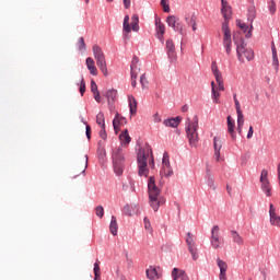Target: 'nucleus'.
Masks as SVG:
<instances>
[{"label":"nucleus","mask_w":280,"mask_h":280,"mask_svg":"<svg viewBox=\"0 0 280 280\" xmlns=\"http://www.w3.org/2000/svg\"><path fill=\"white\" fill-rule=\"evenodd\" d=\"M222 9L221 13L223 15L224 22L222 23V32H223V47L230 56L231 48L233 47V40L231 38V28H229V21L232 19L233 11L231 10V5L225 0H221Z\"/></svg>","instance_id":"f257e3e1"},{"label":"nucleus","mask_w":280,"mask_h":280,"mask_svg":"<svg viewBox=\"0 0 280 280\" xmlns=\"http://www.w3.org/2000/svg\"><path fill=\"white\" fill-rule=\"evenodd\" d=\"M148 160L150 167L154 170V156L152 155V147H150V144H144L139 148L137 154L139 176L148 177V174H150V171L148 170Z\"/></svg>","instance_id":"f03ea898"},{"label":"nucleus","mask_w":280,"mask_h":280,"mask_svg":"<svg viewBox=\"0 0 280 280\" xmlns=\"http://www.w3.org/2000/svg\"><path fill=\"white\" fill-rule=\"evenodd\" d=\"M149 205L153 211H159L161 205H165V199L161 197V189L156 186L154 177L149 178Z\"/></svg>","instance_id":"7ed1b4c3"},{"label":"nucleus","mask_w":280,"mask_h":280,"mask_svg":"<svg viewBox=\"0 0 280 280\" xmlns=\"http://www.w3.org/2000/svg\"><path fill=\"white\" fill-rule=\"evenodd\" d=\"M112 161L115 174L121 176L124 174V167H126V158L124 156V149L121 147L113 149Z\"/></svg>","instance_id":"20e7f679"},{"label":"nucleus","mask_w":280,"mask_h":280,"mask_svg":"<svg viewBox=\"0 0 280 280\" xmlns=\"http://www.w3.org/2000/svg\"><path fill=\"white\" fill-rule=\"evenodd\" d=\"M186 135L189 141L190 148H197L198 141H200V138L198 137V116H195L192 120L188 119V122L186 126Z\"/></svg>","instance_id":"39448f33"},{"label":"nucleus","mask_w":280,"mask_h":280,"mask_svg":"<svg viewBox=\"0 0 280 280\" xmlns=\"http://www.w3.org/2000/svg\"><path fill=\"white\" fill-rule=\"evenodd\" d=\"M92 51L98 69L105 77H107L108 68L106 66V55H104V50H102V47H100L98 45H93Z\"/></svg>","instance_id":"423d86ee"},{"label":"nucleus","mask_w":280,"mask_h":280,"mask_svg":"<svg viewBox=\"0 0 280 280\" xmlns=\"http://www.w3.org/2000/svg\"><path fill=\"white\" fill-rule=\"evenodd\" d=\"M234 44L236 45V54L240 62H244L245 60H253L255 58V52L250 48H246V44L244 39L241 42L235 40Z\"/></svg>","instance_id":"0eeeda50"},{"label":"nucleus","mask_w":280,"mask_h":280,"mask_svg":"<svg viewBox=\"0 0 280 280\" xmlns=\"http://www.w3.org/2000/svg\"><path fill=\"white\" fill-rule=\"evenodd\" d=\"M210 244L212 248H222L224 246V240L220 238V226L214 225L211 230Z\"/></svg>","instance_id":"6e6552de"},{"label":"nucleus","mask_w":280,"mask_h":280,"mask_svg":"<svg viewBox=\"0 0 280 280\" xmlns=\"http://www.w3.org/2000/svg\"><path fill=\"white\" fill-rule=\"evenodd\" d=\"M260 185L266 196H272V186H270V180L268 179V170L266 168H264L260 173Z\"/></svg>","instance_id":"1a4fd4ad"},{"label":"nucleus","mask_w":280,"mask_h":280,"mask_svg":"<svg viewBox=\"0 0 280 280\" xmlns=\"http://www.w3.org/2000/svg\"><path fill=\"white\" fill-rule=\"evenodd\" d=\"M186 244L188 246V250L194 259V261L198 260V247H196V238L191 232L187 233Z\"/></svg>","instance_id":"9d476101"},{"label":"nucleus","mask_w":280,"mask_h":280,"mask_svg":"<svg viewBox=\"0 0 280 280\" xmlns=\"http://www.w3.org/2000/svg\"><path fill=\"white\" fill-rule=\"evenodd\" d=\"M141 65L139 63V57H133L131 61V86H137V75L141 71Z\"/></svg>","instance_id":"9b49d317"},{"label":"nucleus","mask_w":280,"mask_h":280,"mask_svg":"<svg viewBox=\"0 0 280 280\" xmlns=\"http://www.w3.org/2000/svg\"><path fill=\"white\" fill-rule=\"evenodd\" d=\"M211 71L215 78L217 84L219 85V91H224V79H222V72L218 69V62L213 61L211 63Z\"/></svg>","instance_id":"f8f14e48"},{"label":"nucleus","mask_w":280,"mask_h":280,"mask_svg":"<svg viewBox=\"0 0 280 280\" xmlns=\"http://www.w3.org/2000/svg\"><path fill=\"white\" fill-rule=\"evenodd\" d=\"M166 54L171 62H176V46L174 45V40L172 39L166 40Z\"/></svg>","instance_id":"ddd939ff"},{"label":"nucleus","mask_w":280,"mask_h":280,"mask_svg":"<svg viewBox=\"0 0 280 280\" xmlns=\"http://www.w3.org/2000/svg\"><path fill=\"white\" fill-rule=\"evenodd\" d=\"M166 23L168 27H173L175 32H180V34H183V26L178 23V18H176V15H168Z\"/></svg>","instance_id":"4468645a"},{"label":"nucleus","mask_w":280,"mask_h":280,"mask_svg":"<svg viewBox=\"0 0 280 280\" xmlns=\"http://www.w3.org/2000/svg\"><path fill=\"white\" fill-rule=\"evenodd\" d=\"M217 266L220 269V275H219V279L220 280H228L226 279V270H229V265L226 264V261L217 258Z\"/></svg>","instance_id":"2eb2a0df"},{"label":"nucleus","mask_w":280,"mask_h":280,"mask_svg":"<svg viewBox=\"0 0 280 280\" xmlns=\"http://www.w3.org/2000/svg\"><path fill=\"white\" fill-rule=\"evenodd\" d=\"M128 124V120L126 119V117H122L119 115V113H117L115 115V118L113 120V127L115 132H119V126H126Z\"/></svg>","instance_id":"dca6fc26"},{"label":"nucleus","mask_w":280,"mask_h":280,"mask_svg":"<svg viewBox=\"0 0 280 280\" xmlns=\"http://www.w3.org/2000/svg\"><path fill=\"white\" fill-rule=\"evenodd\" d=\"M220 91H224V90H220V85L215 84V82H211V93H212V101L213 104H220Z\"/></svg>","instance_id":"f3484780"},{"label":"nucleus","mask_w":280,"mask_h":280,"mask_svg":"<svg viewBox=\"0 0 280 280\" xmlns=\"http://www.w3.org/2000/svg\"><path fill=\"white\" fill-rule=\"evenodd\" d=\"M155 31L159 40L163 43V35L165 34V24H163L159 18L155 19Z\"/></svg>","instance_id":"a211bd4d"},{"label":"nucleus","mask_w":280,"mask_h":280,"mask_svg":"<svg viewBox=\"0 0 280 280\" xmlns=\"http://www.w3.org/2000/svg\"><path fill=\"white\" fill-rule=\"evenodd\" d=\"M228 132L231 136L232 141H237V135H235V121L231 116H228Z\"/></svg>","instance_id":"6ab92c4d"},{"label":"nucleus","mask_w":280,"mask_h":280,"mask_svg":"<svg viewBox=\"0 0 280 280\" xmlns=\"http://www.w3.org/2000/svg\"><path fill=\"white\" fill-rule=\"evenodd\" d=\"M214 159L220 161V151L222 150V140L219 137L213 138Z\"/></svg>","instance_id":"aec40b11"},{"label":"nucleus","mask_w":280,"mask_h":280,"mask_svg":"<svg viewBox=\"0 0 280 280\" xmlns=\"http://www.w3.org/2000/svg\"><path fill=\"white\" fill-rule=\"evenodd\" d=\"M85 65L91 75H97L98 71L97 67H95V60L93 59V57H88L85 60Z\"/></svg>","instance_id":"412c9836"},{"label":"nucleus","mask_w":280,"mask_h":280,"mask_svg":"<svg viewBox=\"0 0 280 280\" xmlns=\"http://www.w3.org/2000/svg\"><path fill=\"white\" fill-rule=\"evenodd\" d=\"M172 278L173 280H189V277L184 270H179L178 268H173L172 270Z\"/></svg>","instance_id":"4be33fe9"},{"label":"nucleus","mask_w":280,"mask_h":280,"mask_svg":"<svg viewBox=\"0 0 280 280\" xmlns=\"http://www.w3.org/2000/svg\"><path fill=\"white\" fill-rule=\"evenodd\" d=\"M237 115V132L242 135V130L244 129V113L242 110L236 112Z\"/></svg>","instance_id":"5701e85b"},{"label":"nucleus","mask_w":280,"mask_h":280,"mask_svg":"<svg viewBox=\"0 0 280 280\" xmlns=\"http://www.w3.org/2000/svg\"><path fill=\"white\" fill-rule=\"evenodd\" d=\"M163 124L168 128H178V125L180 124V117L165 119Z\"/></svg>","instance_id":"b1692460"},{"label":"nucleus","mask_w":280,"mask_h":280,"mask_svg":"<svg viewBox=\"0 0 280 280\" xmlns=\"http://www.w3.org/2000/svg\"><path fill=\"white\" fill-rule=\"evenodd\" d=\"M129 102V108H130V115H137V100L135 96L130 95L128 96Z\"/></svg>","instance_id":"393cba45"},{"label":"nucleus","mask_w":280,"mask_h":280,"mask_svg":"<svg viewBox=\"0 0 280 280\" xmlns=\"http://www.w3.org/2000/svg\"><path fill=\"white\" fill-rule=\"evenodd\" d=\"M119 139L122 145H128L130 141H132V138H130V133H128V129H126L120 133Z\"/></svg>","instance_id":"a878e982"},{"label":"nucleus","mask_w":280,"mask_h":280,"mask_svg":"<svg viewBox=\"0 0 280 280\" xmlns=\"http://www.w3.org/2000/svg\"><path fill=\"white\" fill-rule=\"evenodd\" d=\"M109 231L112 235H117V231H119V225L117 224V218L115 215L112 217V221L109 224Z\"/></svg>","instance_id":"bb28decb"},{"label":"nucleus","mask_w":280,"mask_h":280,"mask_svg":"<svg viewBox=\"0 0 280 280\" xmlns=\"http://www.w3.org/2000/svg\"><path fill=\"white\" fill-rule=\"evenodd\" d=\"M147 277L150 280H156V279H159V271H156V268H154V267H149L147 269Z\"/></svg>","instance_id":"cd10ccee"},{"label":"nucleus","mask_w":280,"mask_h":280,"mask_svg":"<svg viewBox=\"0 0 280 280\" xmlns=\"http://www.w3.org/2000/svg\"><path fill=\"white\" fill-rule=\"evenodd\" d=\"M231 235H232V240L235 244H237L238 246L244 245V238L240 235V233L232 231Z\"/></svg>","instance_id":"c85d7f7f"},{"label":"nucleus","mask_w":280,"mask_h":280,"mask_svg":"<svg viewBox=\"0 0 280 280\" xmlns=\"http://www.w3.org/2000/svg\"><path fill=\"white\" fill-rule=\"evenodd\" d=\"M161 176H165L166 178H170L174 174V171L172 170V166H162V170L160 172Z\"/></svg>","instance_id":"c756f323"},{"label":"nucleus","mask_w":280,"mask_h":280,"mask_svg":"<svg viewBox=\"0 0 280 280\" xmlns=\"http://www.w3.org/2000/svg\"><path fill=\"white\" fill-rule=\"evenodd\" d=\"M122 30L126 34H130L132 28L130 27V16L126 15L122 23Z\"/></svg>","instance_id":"7c9ffc66"},{"label":"nucleus","mask_w":280,"mask_h":280,"mask_svg":"<svg viewBox=\"0 0 280 280\" xmlns=\"http://www.w3.org/2000/svg\"><path fill=\"white\" fill-rule=\"evenodd\" d=\"M102 270L100 268V260L94 264V280H101Z\"/></svg>","instance_id":"2f4dec72"},{"label":"nucleus","mask_w":280,"mask_h":280,"mask_svg":"<svg viewBox=\"0 0 280 280\" xmlns=\"http://www.w3.org/2000/svg\"><path fill=\"white\" fill-rule=\"evenodd\" d=\"M131 20H132V22H131V30L133 32H139V15L133 14L131 16Z\"/></svg>","instance_id":"473e14b6"},{"label":"nucleus","mask_w":280,"mask_h":280,"mask_svg":"<svg viewBox=\"0 0 280 280\" xmlns=\"http://www.w3.org/2000/svg\"><path fill=\"white\" fill-rule=\"evenodd\" d=\"M96 124L101 126V128H106L104 113L101 112L96 115Z\"/></svg>","instance_id":"72a5a7b5"},{"label":"nucleus","mask_w":280,"mask_h":280,"mask_svg":"<svg viewBox=\"0 0 280 280\" xmlns=\"http://www.w3.org/2000/svg\"><path fill=\"white\" fill-rule=\"evenodd\" d=\"M257 16V11L255 10V7H250L248 9V14H247V19L250 23H253V21H255Z\"/></svg>","instance_id":"f704fd0d"},{"label":"nucleus","mask_w":280,"mask_h":280,"mask_svg":"<svg viewBox=\"0 0 280 280\" xmlns=\"http://www.w3.org/2000/svg\"><path fill=\"white\" fill-rule=\"evenodd\" d=\"M106 97L108 102H115V100H117V90H108L106 93Z\"/></svg>","instance_id":"c9c22d12"},{"label":"nucleus","mask_w":280,"mask_h":280,"mask_svg":"<svg viewBox=\"0 0 280 280\" xmlns=\"http://www.w3.org/2000/svg\"><path fill=\"white\" fill-rule=\"evenodd\" d=\"M97 154L98 159H104L106 156V149H104V144H102V141L98 142Z\"/></svg>","instance_id":"e433bc0d"},{"label":"nucleus","mask_w":280,"mask_h":280,"mask_svg":"<svg viewBox=\"0 0 280 280\" xmlns=\"http://www.w3.org/2000/svg\"><path fill=\"white\" fill-rule=\"evenodd\" d=\"M207 185H208V187H210V189H213V191H215V189H218V186L215 185V182L213 180V177H211V176L208 177Z\"/></svg>","instance_id":"4c0bfd02"},{"label":"nucleus","mask_w":280,"mask_h":280,"mask_svg":"<svg viewBox=\"0 0 280 280\" xmlns=\"http://www.w3.org/2000/svg\"><path fill=\"white\" fill-rule=\"evenodd\" d=\"M272 65L279 68V58L277 57V49L272 48Z\"/></svg>","instance_id":"58836bf2"},{"label":"nucleus","mask_w":280,"mask_h":280,"mask_svg":"<svg viewBox=\"0 0 280 280\" xmlns=\"http://www.w3.org/2000/svg\"><path fill=\"white\" fill-rule=\"evenodd\" d=\"M79 51H84L86 49V43H84V37H80L78 40Z\"/></svg>","instance_id":"ea45409f"},{"label":"nucleus","mask_w":280,"mask_h":280,"mask_svg":"<svg viewBox=\"0 0 280 280\" xmlns=\"http://www.w3.org/2000/svg\"><path fill=\"white\" fill-rule=\"evenodd\" d=\"M268 8L270 14H275V12H277V3H275V0H270Z\"/></svg>","instance_id":"a19ab883"},{"label":"nucleus","mask_w":280,"mask_h":280,"mask_svg":"<svg viewBox=\"0 0 280 280\" xmlns=\"http://www.w3.org/2000/svg\"><path fill=\"white\" fill-rule=\"evenodd\" d=\"M95 214L97 215V218H104V207L97 206L95 208Z\"/></svg>","instance_id":"79ce46f5"},{"label":"nucleus","mask_w":280,"mask_h":280,"mask_svg":"<svg viewBox=\"0 0 280 280\" xmlns=\"http://www.w3.org/2000/svg\"><path fill=\"white\" fill-rule=\"evenodd\" d=\"M161 5L163 8V12H170V3L168 0H161Z\"/></svg>","instance_id":"37998d69"},{"label":"nucleus","mask_w":280,"mask_h":280,"mask_svg":"<svg viewBox=\"0 0 280 280\" xmlns=\"http://www.w3.org/2000/svg\"><path fill=\"white\" fill-rule=\"evenodd\" d=\"M80 93L81 95H84V93H86V83L84 82V78H82L80 82Z\"/></svg>","instance_id":"c03bdc74"},{"label":"nucleus","mask_w":280,"mask_h":280,"mask_svg":"<svg viewBox=\"0 0 280 280\" xmlns=\"http://www.w3.org/2000/svg\"><path fill=\"white\" fill-rule=\"evenodd\" d=\"M140 83L142 85V89H148V79L145 78V74H141Z\"/></svg>","instance_id":"a18cd8bd"},{"label":"nucleus","mask_w":280,"mask_h":280,"mask_svg":"<svg viewBox=\"0 0 280 280\" xmlns=\"http://www.w3.org/2000/svg\"><path fill=\"white\" fill-rule=\"evenodd\" d=\"M240 30H243L244 32H247L248 31V25H246V23H242V21L237 20L236 21Z\"/></svg>","instance_id":"49530a36"},{"label":"nucleus","mask_w":280,"mask_h":280,"mask_svg":"<svg viewBox=\"0 0 280 280\" xmlns=\"http://www.w3.org/2000/svg\"><path fill=\"white\" fill-rule=\"evenodd\" d=\"M188 25H191L192 32H196V30H198L197 24H196V18H191V19L188 21Z\"/></svg>","instance_id":"de8ad7c7"},{"label":"nucleus","mask_w":280,"mask_h":280,"mask_svg":"<svg viewBox=\"0 0 280 280\" xmlns=\"http://www.w3.org/2000/svg\"><path fill=\"white\" fill-rule=\"evenodd\" d=\"M234 104H235V108H236V113L242 110V106L240 105V101L237 100V94H234Z\"/></svg>","instance_id":"09e8293b"},{"label":"nucleus","mask_w":280,"mask_h":280,"mask_svg":"<svg viewBox=\"0 0 280 280\" xmlns=\"http://www.w3.org/2000/svg\"><path fill=\"white\" fill-rule=\"evenodd\" d=\"M144 229L147 231H151L152 230V224L150 223V219L144 218Z\"/></svg>","instance_id":"8fccbe9b"},{"label":"nucleus","mask_w":280,"mask_h":280,"mask_svg":"<svg viewBox=\"0 0 280 280\" xmlns=\"http://www.w3.org/2000/svg\"><path fill=\"white\" fill-rule=\"evenodd\" d=\"M100 137H101V139H103V141H106V139H107L106 127L101 129Z\"/></svg>","instance_id":"3c124183"},{"label":"nucleus","mask_w":280,"mask_h":280,"mask_svg":"<svg viewBox=\"0 0 280 280\" xmlns=\"http://www.w3.org/2000/svg\"><path fill=\"white\" fill-rule=\"evenodd\" d=\"M91 91L92 93H97L98 90H97V83H95V81H91Z\"/></svg>","instance_id":"603ef678"},{"label":"nucleus","mask_w":280,"mask_h":280,"mask_svg":"<svg viewBox=\"0 0 280 280\" xmlns=\"http://www.w3.org/2000/svg\"><path fill=\"white\" fill-rule=\"evenodd\" d=\"M88 165H89V155H85V163L81 170V174H84L86 172Z\"/></svg>","instance_id":"864d4df0"},{"label":"nucleus","mask_w":280,"mask_h":280,"mask_svg":"<svg viewBox=\"0 0 280 280\" xmlns=\"http://www.w3.org/2000/svg\"><path fill=\"white\" fill-rule=\"evenodd\" d=\"M153 121L154 124H161V115L159 113L153 115Z\"/></svg>","instance_id":"5fc2aeb1"},{"label":"nucleus","mask_w":280,"mask_h":280,"mask_svg":"<svg viewBox=\"0 0 280 280\" xmlns=\"http://www.w3.org/2000/svg\"><path fill=\"white\" fill-rule=\"evenodd\" d=\"M85 135H86L88 139H91V126L90 125H86V127H85Z\"/></svg>","instance_id":"6e6d98bb"},{"label":"nucleus","mask_w":280,"mask_h":280,"mask_svg":"<svg viewBox=\"0 0 280 280\" xmlns=\"http://www.w3.org/2000/svg\"><path fill=\"white\" fill-rule=\"evenodd\" d=\"M255 133V130L253 129V126L249 127V130L247 132V139H253V135Z\"/></svg>","instance_id":"4d7b16f0"},{"label":"nucleus","mask_w":280,"mask_h":280,"mask_svg":"<svg viewBox=\"0 0 280 280\" xmlns=\"http://www.w3.org/2000/svg\"><path fill=\"white\" fill-rule=\"evenodd\" d=\"M124 1V5L126 8V10H129L130 9V0H122Z\"/></svg>","instance_id":"13d9d810"},{"label":"nucleus","mask_w":280,"mask_h":280,"mask_svg":"<svg viewBox=\"0 0 280 280\" xmlns=\"http://www.w3.org/2000/svg\"><path fill=\"white\" fill-rule=\"evenodd\" d=\"M162 165H163V167L168 166L170 165V159H163L162 160Z\"/></svg>","instance_id":"bf43d9fd"},{"label":"nucleus","mask_w":280,"mask_h":280,"mask_svg":"<svg viewBox=\"0 0 280 280\" xmlns=\"http://www.w3.org/2000/svg\"><path fill=\"white\" fill-rule=\"evenodd\" d=\"M252 36H253V25H250V28L246 34V38H252Z\"/></svg>","instance_id":"052dcab7"},{"label":"nucleus","mask_w":280,"mask_h":280,"mask_svg":"<svg viewBox=\"0 0 280 280\" xmlns=\"http://www.w3.org/2000/svg\"><path fill=\"white\" fill-rule=\"evenodd\" d=\"M93 94H94V100H95L96 102H100V100H101V97H100V91H98V92H93Z\"/></svg>","instance_id":"680f3d73"},{"label":"nucleus","mask_w":280,"mask_h":280,"mask_svg":"<svg viewBox=\"0 0 280 280\" xmlns=\"http://www.w3.org/2000/svg\"><path fill=\"white\" fill-rule=\"evenodd\" d=\"M189 110V107L187 105H184L182 107V113H187Z\"/></svg>","instance_id":"e2e57ef3"},{"label":"nucleus","mask_w":280,"mask_h":280,"mask_svg":"<svg viewBox=\"0 0 280 280\" xmlns=\"http://www.w3.org/2000/svg\"><path fill=\"white\" fill-rule=\"evenodd\" d=\"M163 159H170V153L164 152V154H163Z\"/></svg>","instance_id":"0e129e2a"},{"label":"nucleus","mask_w":280,"mask_h":280,"mask_svg":"<svg viewBox=\"0 0 280 280\" xmlns=\"http://www.w3.org/2000/svg\"><path fill=\"white\" fill-rule=\"evenodd\" d=\"M228 189V194H231V188L229 186H226Z\"/></svg>","instance_id":"69168bd1"},{"label":"nucleus","mask_w":280,"mask_h":280,"mask_svg":"<svg viewBox=\"0 0 280 280\" xmlns=\"http://www.w3.org/2000/svg\"><path fill=\"white\" fill-rule=\"evenodd\" d=\"M108 3H113L114 0H106Z\"/></svg>","instance_id":"338daca9"},{"label":"nucleus","mask_w":280,"mask_h":280,"mask_svg":"<svg viewBox=\"0 0 280 280\" xmlns=\"http://www.w3.org/2000/svg\"><path fill=\"white\" fill-rule=\"evenodd\" d=\"M131 190L135 191V187H131Z\"/></svg>","instance_id":"774afa93"}]
</instances>
